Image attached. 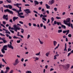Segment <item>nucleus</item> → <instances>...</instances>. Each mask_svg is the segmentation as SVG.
Wrapping results in <instances>:
<instances>
[{"mask_svg":"<svg viewBox=\"0 0 73 73\" xmlns=\"http://www.w3.org/2000/svg\"><path fill=\"white\" fill-rule=\"evenodd\" d=\"M10 68L9 67L7 66L6 68V71L4 72V73H7L9 71Z\"/></svg>","mask_w":73,"mask_h":73,"instance_id":"6e6552de","label":"nucleus"},{"mask_svg":"<svg viewBox=\"0 0 73 73\" xmlns=\"http://www.w3.org/2000/svg\"><path fill=\"white\" fill-rule=\"evenodd\" d=\"M5 33L9 34V35H10V34H11V32L9 31L8 30H6V31L5 32Z\"/></svg>","mask_w":73,"mask_h":73,"instance_id":"2eb2a0df","label":"nucleus"},{"mask_svg":"<svg viewBox=\"0 0 73 73\" xmlns=\"http://www.w3.org/2000/svg\"><path fill=\"white\" fill-rule=\"evenodd\" d=\"M21 5V3H16L14 4V6H17V7H18V8L19 9L20 8V7H19V6H20Z\"/></svg>","mask_w":73,"mask_h":73,"instance_id":"1a4fd4ad","label":"nucleus"},{"mask_svg":"<svg viewBox=\"0 0 73 73\" xmlns=\"http://www.w3.org/2000/svg\"><path fill=\"white\" fill-rule=\"evenodd\" d=\"M26 73H32L31 71H27L26 72Z\"/></svg>","mask_w":73,"mask_h":73,"instance_id":"c85d7f7f","label":"nucleus"},{"mask_svg":"<svg viewBox=\"0 0 73 73\" xmlns=\"http://www.w3.org/2000/svg\"><path fill=\"white\" fill-rule=\"evenodd\" d=\"M68 36L69 37H72V35L71 34H69L68 35Z\"/></svg>","mask_w":73,"mask_h":73,"instance_id":"de8ad7c7","label":"nucleus"},{"mask_svg":"<svg viewBox=\"0 0 73 73\" xmlns=\"http://www.w3.org/2000/svg\"><path fill=\"white\" fill-rule=\"evenodd\" d=\"M50 53V52H47L46 53L45 55L46 56V57H48V56H49V54Z\"/></svg>","mask_w":73,"mask_h":73,"instance_id":"412c9836","label":"nucleus"},{"mask_svg":"<svg viewBox=\"0 0 73 73\" xmlns=\"http://www.w3.org/2000/svg\"><path fill=\"white\" fill-rule=\"evenodd\" d=\"M20 42H21L20 40H19L17 41V42L18 43H20Z\"/></svg>","mask_w":73,"mask_h":73,"instance_id":"c03bdc74","label":"nucleus"},{"mask_svg":"<svg viewBox=\"0 0 73 73\" xmlns=\"http://www.w3.org/2000/svg\"><path fill=\"white\" fill-rule=\"evenodd\" d=\"M19 17H20V18H24L25 17L24 16H22V15H20L19 16Z\"/></svg>","mask_w":73,"mask_h":73,"instance_id":"e433bc0d","label":"nucleus"},{"mask_svg":"<svg viewBox=\"0 0 73 73\" xmlns=\"http://www.w3.org/2000/svg\"><path fill=\"white\" fill-rule=\"evenodd\" d=\"M42 20H43L44 21H46V19L45 17H43L42 18Z\"/></svg>","mask_w":73,"mask_h":73,"instance_id":"bb28decb","label":"nucleus"},{"mask_svg":"<svg viewBox=\"0 0 73 73\" xmlns=\"http://www.w3.org/2000/svg\"><path fill=\"white\" fill-rule=\"evenodd\" d=\"M48 4L49 5H52V2L50 1H49L48 2Z\"/></svg>","mask_w":73,"mask_h":73,"instance_id":"c756f323","label":"nucleus"},{"mask_svg":"<svg viewBox=\"0 0 73 73\" xmlns=\"http://www.w3.org/2000/svg\"><path fill=\"white\" fill-rule=\"evenodd\" d=\"M13 27H11V29L12 30H14L15 31V32H17V30H19V31L20 29H21V28H20V27L17 25L16 24H15L13 26Z\"/></svg>","mask_w":73,"mask_h":73,"instance_id":"f03ea898","label":"nucleus"},{"mask_svg":"<svg viewBox=\"0 0 73 73\" xmlns=\"http://www.w3.org/2000/svg\"><path fill=\"white\" fill-rule=\"evenodd\" d=\"M27 39H29V38L31 37V35H28L27 36Z\"/></svg>","mask_w":73,"mask_h":73,"instance_id":"f704fd0d","label":"nucleus"},{"mask_svg":"<svg viewBox=\"0 0 73 73\" xmlns=\"http://www.w3.org/2000/svg\"><path fill=\"white\" fill-rule=\"evenodd\" d=\"M24 11H25V12H26V13L27 14H28V13H31V11H30V10L28 9H24Z\"/></svg>","mask_w":73,"mask_h":73,"instance_id":"0eeeda50","label":"nucleus"},{"mask_svg":"<svg viewBox=\"0 0 73 73\" xmlns=\"http://www.w3.org/2000/svg\"><path fill=\"white\" fill-rule=\"evenodd\" d=\"M24 59L23 58H22L21 59V61L22 62H23V61H24Z\"/></svg>","mask_w":73,"mask_h":73,"instance_id":"338daca9","label":"nucleus"},{"mask_svg":"<svg viewBox=\"0 0 73 73\" xmlns=\"http://www.w3.org/2000/svg\"><path fill=\"white\" fill-rule=\"evenodd\" d=\"M28 24L29 27H31V25H32V24H31V23H29Z\"/></svg>","mask_w":73,"mask_h":73,"instance_id":"0e129e2a","label":"nucleus"},{"mask_svg":"<svg viewBox=\"0 0 73 73\" xmlns=\"http://www.w3.org/2000/svg\"><path fill=\"white\" fill-rule=\"evenodd\" d=\"M54 10L56 12V11H57V9L56 7H55L54 8Z\"/></svg>","mask_w":73,"mask_h":73,"instance_id":"37998d69","label":"nucleus"},{"mask_svg":"<svg viewBox=\"0 0 73 73\" xmlns=\"http://www.w3.org/2000/svg\"><path fill=\"white\" fill-rule=\"evenodd\" d=\"M38 40L39 41L40 44H41V45H42V44H44V42L41 41V40H40V39L38 38Z\"/></svg>","mask_w":73,"mask_h":73,"instance_id":"f3484780","label":"nucleus"},{"mask_svg":"<svg viewBox=\"0 0 73 73\" xmlns=\"http://www.w3.org/2000/svg\"><path fill=\"white\" fill-rule=\"evenodd\" d=\"M43 28H44V29H46V26L45 25H44L43 26Z\"/></svg>","mask_w":73,"mask_h":73,"instance_id":"680f3d73","label":"nucleus"},{"mask_svg":"<svg viewBox=\"0 0 73 73\" xmlns=\"http://www.w3.org/2000/svg\"><path fill=\"white\" fill-rule=\"evenodd\" d=\"M13 70H11L9 73H13Z\"/></svg>","mask_w":73,"mask_h":73,"instance_id":"4d7b16f0","label":"nucleus"},{"mask_svg":"<svg viewBox=\"0 0 73 73\" xmlns=\"http://www.w3.org/2000/svg\"><path fill=\"white\" fill-rule=\"evenodd\" d=\"M3 19H5L6 20H8V15H3Z\"/></svg>","mask_w":73,"mask_h":73,"instance_id":"9d476101","label":"nucleus"},{"mask_svg":"<svg viewBox=\"0 0 73 73\" xmlns=\"http://www.w3.org/2000/svg\"><path fill=\"white\" fill-rule=\"evenodd\" d=\"M51 20L52 21H54V18H53V17H51Z\"/></svg>","mask_w":73,"mask_h":73,"instance_id":"864d4df0","label":"nucleus"},{"mask_svg":"<svg viewBox=\"0 0 73 73\" xmlns=\"http://www.w3.org/2000/svg\"><path fill=\"white\" fill-rule=\"evenodd\" d=\"M7 45H5L3 46V48L1 50V52L3 53H5V50H7Z\"/></svg>","mask_w":73,"mask_h":73,"instance_id":"7ed1b4c3","label":"nucleus"},{"mask_svg":"<svg viewBox=\"0 0 73 73\" xmlns=\"http://www.w3.org/2000/svg\"><path fill=\"white\" fill-rule=\"evenodd\" d=\"M40 27L42 28V27H43V24L41 23V24H40Z\"/></svg>","mask_w":73,"mask_h":73,"instance_id":"a18cd8bd","label":"nucleus"},{"mask_svg":"<svg viewBox=\"0 0 73 73\" xmlns=\"http://www.w3.org/2000/svg\"><path fill=\"white\" fill-rule=\"evenodd\" d=\"M56 19H61V17H56Z\"/></svg>","mask_w":73,"mask_h":73,"instance_id":"79ce46f5","label":"nucleus"},{"mask_svg":"<svg viewBox=\"0 0 73 73\" xmlns=\"http://www.w3.org/2000/svg\"><path fill=\"white\" fill-rule=\"evenodd\" d=\"M21 29V33H24V29Z\"/></svg>","mask_w":73,"mask_h":73,"instance_id":"7c9ffc66","label":"nucleus"},{"mask_svg":"<svg viewBox=\"0 0 73 73\" xmlns=\"http://www.w3.org/2000/svg\"><path fill=\"white\" fill-rule=\"evenodd\" d=\"M40 52H39L38 53H37L36 54H35L36 56H40Z\"/></svg>","mask_w":73,"mask_h":73,"instance_id":"393cba45","label":"nucleus"},{"mask_svg":"<svg viewBox=\"0 0 73 73\" xmlns=\"http://www.w3.org/2000/svg\"><path fill=\"white\" fill-rule=\"evenodd\" d=\"M12 11H16V9H12Z\"/></svg>","mask_w":73,"mask_h":73,"instance_id":"774afa93","label":"nucleus"},{"mask_svg":"<svg viewBox=\"0 0 73 73\" xmlns=\"http://www.w3.org/2000/svg\"><path fill=\"white\" fill-rule=\"evenodd\" d=\"M34 12V13H36V14H38V13L37 12V11H33Z\"/></svg>","mask_w":73,"mask_h":73,"instance_id":"e2e57ef3","label":"nucleus"},{"mask_svg":"<svg viewBox=\"0 0 73 73\" xmlns=\"http://www.w3.org/2000/svg\"><path fill=\"white\" fill-rule=\"evenodd\" d=\"M35 59L36 60V61H37V60H38L39 58H38L37 57H36Z\"/></svg>","mask_w":73,"mask_h":73,"instance_id":"09e8293b","label":"nucleus"},{"mask_svg":"<svg viewBox=\"0 0 73 73\" xmlns=\"http://www.w3.org/2000/svg\"><path fill=\"white\" fill-rule=\"evenodd\" d=\"M62 30H59L58 31V33H60L62 32Z\"/></svg>","mask_w":73,"mask_h":73,"instance_id":"a878e982","label":"nucleus"},{"mask_svg":"<svg viewBox=\"0 0 73 73\" xmlns=\"http://www.w3.org/2000/svg\"><path fill=\"white\" fill-rule=\"evenodd\" d=\"M34 3L35 4V6H36V5H38V4H39L38 2L37 1H35Z\"/></svg>","mask_w":73,"mask_h":73,"instance_id":"f8f14e48","label":"nucleus"},{"mask_svg":"<svg viewBox=\"0 0 73 73\" xmlns=\"http://www.w3.org/2000/svg\"><path fill=\"white\" fill-rule=\"evenodd\" d=\"M71 50H72V49H71V48H68V52H69V51H70Z\"/></svg>","mask_w":73,"mask_h":73,"instance_id":"69168bd1","label":"nucleus"},{"mask_svg":"<svg viewBox=\"0 0 73 73\" xmlns=\"http://www.w3.org/2000/svg\"><path fill=\"white\" fill-rule=\"evenodd\" d=\"M53 70H54V69L53 68H51L50 69V71L51 72V71H53Z\"/></svg>","mask_w":73,"mask_h":73,"instance_id":"3c124183","label":"nucleus"},{"mask_svg":"<svg viewBox=\"0 0 73 73\" xmlns=\"http://www.w3.org/2000/svg\"><path fill=\"white\" fill-rule=\"evenodd\" d=\"M54 60H56V59H57V57H56V56L55 55H54Z\"/></svg>","mask_w":73,"mask_h":73,"instance_id":"5fc2aeb1","label":"nucleus"},{"mask_svg":"<svg viewBox=\"0 0 73 73\" xmlns=\"http://www.w3.org/2000/svg\"><path fill=\"white\" fill-rule=\"evenodd\" d=\"M18 18H19L18 17H14L13 19V21L14 22L15 21V20H17Z\"/></svg>","mask_w":73,"mask_h":73,"instance_id":"ddd939ff","label":"nucleus"},{"mask_svg":"<svg viewBox=\"0 0 73 73\" xmlns=\"http://www.w3.org/2000/svg\"><path fill=\"white\" fill-rule=\"evenodd\" d=\"M9 31H10V32H11V33H13V34L14 33V31L13 30H9Z\"/></svg>","mask_w":73,"mask_h":73,"instance_id":"72a5a7b5","label":"nucleus"},{"mask_svg":"<svg viewBox=\"0 0 73 73\" xmlns=\"http://www.w3.org/2000/svg\"><path fill=\"white\" fill-rule=\"evenodd\" d=\"M9 12V13H11V14H13V12L12 11L9 10V12Z\"/></svg>","mask_w":73,"mask_h":73,"instance_id":"b1692460","label":"nucleus"},{"mask_svg":"<svg viewBox=\"0 0 73 73\" xmlns=\"http://www.w3.org/2000/svg\"><path fill=\"white\" fill-rule=\"evenodd\" d=\"M9 9H6L5 10H4V12H9Z\"/></svg>","mask_w":73,"mask_h":73,"instance_id":"473e14b6","label":"nucleus"},{"mask_svg":"<svg viewBox=\"0 0 73 73\" xmlns=\"http://www.w3.org/2000/svg\"><path fill=\"white\" fill-rule=\"evenodd\" d=\"M70 21V18H68L66 19V21H63L64 23V24L68 25V27H71V28L73 29V24H71Z\"/></svg>","mask_w":73,"mask_h":73,"instance_id":"f257e3e1","label":"nucleus"},{"mask_svg":"<svg viewBox=\"0 0 73 73\" xmlns=\"http://www.w3.org/2000/svg\"><path fill=\"white\" fill-rule=\"evenodd\" d=\"M2 40L3 41V42L4 43H6V42H7V41L6 40H3V39H2Z\"/></svg>","mask_w":73,"mask_h":73,"instance_id":"4be33fe9","label":"nucleus"},{"mask_svg":"<svg viewBox=\"0 0 73 73\" xmlns=\"http://www.w3.org/2000/svg\"><path fill=\"white\" fill-rule=\"evenodd\" d=\"M66 66H67V68H66L65 69H69V68L70 66V65L69 64H67Z\"/></svg>","mask_w":73,"mask_h":73,"instance_id":"6ab92c4d","label":"nucleus"},{"mask_svg":"<svg viewBox=\"0 0 73 73\" xmlns=\"http://www.w3.org/2000/svg\"><path fill=\"white\" fill-rule=\"evenodd\" d=\"M3 7H6L7 8H8V5H3Z\"/></svg>","mask_w":73,"mask_h":73,"instance_id":"603ef678","label":"nucleus"},{"mask_svg":"<svg viewBox=\"0 0 73 73\" xmlns=\"http://www.w3.org/2000/svg\"><path fill=\"white\" fill-rule=\"evenodd\" d=\"M33 25L34 27H37V25H36V24H35L33 23Z\"/></svg>","mask_w":73,"mask_h":73,"instance_id":"052dcab7","label":"nucleus"},{"mask_svg":"<svg viewBox=\"0 0 73 73\" xmlns=\"http://www.w3.org/2000/svg\"><path fill=\"white\" fill-rule=\"evenodd\" d=\"M0 36H3V37H5V35L1 33H0Z\"/></svg>","mask_w":73,"mask_h":73,"instance_id":"2f4dec72","label":"nucleus"},{"mask_svg":"<svg viewBox=\"0 0 73 73\" xmlns=\"http://www.w3.org/2000/svg\"><path fill=\"white\" fill-rule=\"evenodd\" d=\"M61 27L63 28H64V29H66V26H65L62 25H61Z\"/></svg>","mask_w":73,"mask_h":73,"instance_id":"5701e85b","label":"nucleus"},{"mask_svg":"<svg viewBox=\"0 0 73 73\" xmlns=\"http://www.w3.org/2000/svg\"><path fill=\"white\" fill-rule=\"evenodd\" d=\"M56 24H57V21H54V24L55 25H56Z\"/></svg>","mask_w":73,"mask_h":73,"instance_id":"bf43d9fd","label":"nucleus"},{"mask_svg":"<svg viewBox=\"0 0 73 73\" xmlns=\"http://www.w3.org/2000/svg\"><path fill=\"white\" fill-rule=\"evenodd\" d=\"M17 12L19 15H23V13H20V12H22V10H21V7H20V9L19 10H17Z\"/></svg>","mask_w":73,"mask_h":73,"instance_id":"39448f33","label":"nucleus"},{"mask_svg":"<svg viewBox=\"0 0 73 73\" xmlns=\"http://www.w3.org/2000/svg\"><path fill=\"white\" fill-rule=\"evenodd\" d=\"M10 44L7 45V46L9 48H11V49H13V46L12 45V42H10Z\"/></svg>","mask_w":73,"mask_h":73,"instance_id":"423d86ee","label":"nucleus"},{"mask_svg":"<svg viewBox=\"0 0 73 73\" xmlns=\"http://www.w3.org/2000/svg\"><path fill=\"white\" fill-rule=\"evenodd\" d=\"M3 24H4V25H5L6 24V22L5 21H3Z\"/></svg>","mask_w":73,"mask_h":73,"instance_id":"6e6d98bb","label":"nucleus"},{"mask_svg":"<svg viewBox=\"0 0 73 73\" xmlns=\"http://www.w3.org/2000/svg\"><path fill=\"white\" fill-rule=\"evenodd\" d=\"M57 44V42L56 41H53V44H54V46H56Z\"/></svg>","mask_w":73,"mask_h":73,"instance_id":"a211bd4d","label":"nucleus"},{"mask_svg":"<svg viewBox=\"0 0 73 73\" xmlns=\"http://www.w3.org/2000/svg\"><path fill=\"white\" fill-rule=\"evenodd\" d=\"M66 35H67L68 34H69V30H66V31H63V33H66Z\"/></svg>","mask_w":73,"mask_h":73,"instance_id":"9b49d317","label":"nucleus"},{"mask_svg":"<svg viewBox=\"0 0 73 73\" xmlns=\"http://www.w3.org/2000/svg\"><path fill=\"white\" fill-rule=\"evenodd\" d=\"M7 1V2H8L9 3H12V1H11L10 0H8Z\"/></svg>","mask_w":73,"mask_h":73,"instance_id":"c9c22d12","label":"nucleus"},{"mask_svg":"<svg viewBox=\"0 0 73 73\" xmlns=\"http://www.w3.org/2000/svg\"><path fill=\"white\" fill-rule=\"evenodd\" d=\"M7 6L8 7L7 8H9V9H12V5H7Z\"/></svg>","mask_w":73,"mask_h":73,"instance_id":"4468645a","label":"nucleus"},{"mask_svg":"<svg viewBox=\"0 0 73 73\" xmlns=\"http://www.w3.org/2000/svg\"><path fill=\"white\" fill-rule=\"evenodd\" d=\"M65 48L64 49V51H66V52H67V50H66V43H65Z\"/></svg>","mask_w":73,"mask_h":73,"instance_id":"aec40b11","label":"nucleus"},{"mask_svg":"<svg viewBox=\"0 0 73 73\" xmlns=\"http://www.w3.org/2000/svg\"><path fill=\"white\" fill-rule=\"evenodd\" d=\"M19 62H20V61L19 60V59L17 58L15 60V63H13V64L14 66H16V65H17Z\"/></svg>","mask_w":73,"mask_h":73,"instance_id":"20e7f679","label":"nucleus"},{"mask_svg":"<svg viewBox=\"0 0 73 73\" xmlns=\"http://www.w3.org/2000/svg\"><path fill=\"white\" fill-rule=\"evenodd\" d=\"M45 6L46 7L47 9H50V6H49L47 4H46Z\"/></svg>","mask_w":73,"mask_h":73,"instance_id":"dca6fc26","label":"nucleus"},{"mask_svg":"<svg viewBox=\"0 0 73 73\" xmlns=\"http://www.w3.org/2000/svg\"><path fill=\"white\" fill-rule=\"evenodd\" d=\"M59 66L60 67H61V66H63V67H64V65H63L62 64H60L59 65Z\"/></svg>","mask_w":73,"mask_h":73,"instance_id":"8fccbe9b","label":"nucleus"},{"mask_svg":"<svg viewBox=\"0 0 73 73\" xmlns=\"http://www.w3.org/2000/svg\"><path fill=\"white\" fill-rule=\"evenodd\" d=\"M52 4H54V0H51V1Z\"/></svg>","mask_w":73,"mask_h":73,"instance_id":"ea45409f","label":"nucleus"},{"mask_svg":"<svg viewBox=\"0 0 73 73\" xmlns=\"http://www.w3.org/2000/svg\"><path fill=\"white\" fill-rule=\"evenodd\" d=\"M0 25L1 26H2V27H3V28H6L5 27V26H4V25L3 24H0Z\"/></svg>","mask_w":73,"mask_h":73,"instance_id":"4c0bfd02","label":"nucleus"},{"mask_svg":"<svg viewBox=\"0 0 73 73\" xmlns=\"http://www.w3.org/2000/svg\"><path fill=\"white\" fill-rule=\"evenodd\" d=\"M2 61H3V62H4L5 63V64H7V62H5V60H4V58H2Z\"/></svg>","mask_w":73,"mask_h":73,"instance_id":"cd10ccee","label":"nucleus"},{"mask_svg":"<svg viewBox=\"0 0 73 73\" xmlns=\"http://www.w3.org/2000/svg\"><path fill=\"white\" fill-rule=\"evenodd\" d=\"M3 56H4V55L0 54V57H3Z\"/></svg>","mask_w":73,"mask_h":73,"instance_id":"13d9d810","label":"nucleus"},{"mask_svg":"<svg viewBox=\"0 0 73 73\" xmlns=\"http://www.w3.org/2000/svg\"><path fill=\"white\" fill-rule=\"evenodd\" d=\"M9 22L10 23H13V21H12V19H11L9 20Z\"/></svg>","mask_w":73,"mask_h":73,"instance_id":"49530a36","label":"nucleus"},{"mask_svg":"<svg viewBox=\"0 0 73 73\" xmlns=\"http://www.w3.org/2000/svg\"><path fill=\"white\" fill-rule=\"evenodd\" d=\"M19 38V37H16V36H14L13 37V38H15V39H17V38Z\"/></svg>","mask_w":73,"mask_h":73,"instance_id":"58836bf2","label":"nucleus"},{"mask_svg":"<svg viewBox=\"0 0 73 73\" xmlns=\"http://www.w3.org/2000/svg\"><path fill=\"white\" fill-rule=\"evenodd\" d=\"M19 23L21 24H24V23L21 21H19Z\"/></svg>","mask_w":73,"mask_h":73,"instance_id":"a19ab883","label":"nucleus"}]
</instances>
